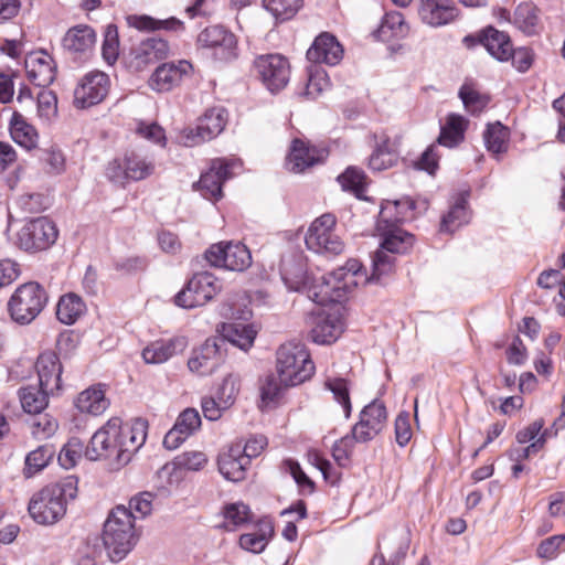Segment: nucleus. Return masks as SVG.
<instances>
[{
    "label": "nucleus",
    "mask_w": 565,
    "mask_h": 565,
    "mask_svg": "<svg viewBox=\"0 0 565 565\" xmlns=\"http://www.w3.org/2000/svg\"><path fill=\"white\" fill-rule=\"evenodd\" d=\"M395 258L383 250H376L372 257V273L369 275L358 259H350L344 267L320 277H306L302 288L308 297L319 305L340 301L353 286L369 282L380 284L394 270Z\"/></svg>",
    "instance_id": "obj_1"
},
{
    "label": "nucleus",
    "mask_w": 565,
    "mask_h": 565,
    "mask_svg": "<svg viewBox=\"0 0 565 565\" xmlns=\"http://www.w3.org/2000/svg\"><path fill=\"white\" fill-rule=\"evenodd\" d=\"M147 423L140 418L122 424L110 418L90 438L85 456L89 460H109L115 469L126 466L132 455L145 444Z\"/></svg>",
    "instance_id": "obj_2"
},
{
    "label": "nucleus",
    "mask_w": 565,
    "mask_h": 565,
    "mask_svg": "<svg viewBox=\"0 0 565 565\" xmlns=\"http://www.w3.org/2000/svg\"><path fill=\"white\" fill-rule=\"evenodd\" d=\"M76 495L77 479L70 476L35 492L30 499L28 510L36 523L54 524L65 514L67 501Z\"/></svg>",
    "instance_id": "obj_3"
},
{
    "label": "nucleus",
    "mask_w": 565,
    "mask_h": 565,
    "mask_svg": "<svg viewBox=\"0 0 565 565\" xmlns=\"http://www.w3.org/2000/svg\"><path fill=\"white\" fill-rule=\"evenodd\" d=\"M134 515L125 505H117L109 513L103 532V542L113 562H120L137 542Z\"/></svg>",
    "instance_id": "obj_4"
},
{
    "label": "nucleus",
    "mask_w": 565,
    "mask_h": 565,
    "mask_svg": "<svg viewBox=\"0 0 565 565\" xmlns=\"http://www.w3.org/2000/svg\"><path fill=\"white\" fill-rule=\"evenodd\" d=\"M276 370L284 386H296L313 375L315 364L303 344L288 342L277 351Z\"/></svg>",
    "instance_id": "obj_5"
},
{
    "label": "nucleus",
    "mask_w": 565,
    "mask_h": 565,
    "mask_svg": "<svg viewBox=\"0 0 565 565\" xmlns=\"http://www.w3.org/2000/svg\"><path fill=\"white\" fill-rule=\"evenodd\" d=\"M47 294L38 282L20 285L8 301V310L12 320L19 324L31 323L47 303Z\"/></svg>",
    "instance_id": "obj_6"
},
{
    "label": "nucleus",
    "mask_w": 565,
    "mask_h": 565,
    "mask_svg": "<svg viewBox=\"0 0 565 565\" xmlns=\"http://www.w3.org/2000/svg\"><path fill=\"white\" fill-rule=\"evenodd\" d=\"M337 221L331 213L317 217L305 236L308 249L323 255H339L344 250V243L334 232Z\"/></svg>",
    "instance_id": "obj_7"
},
{
    "label": "nucleus",
    "mask_w": 565,
    "mask_h": 565,
    "mask_svg": "<svg viewBox=\"0 0 565 565\" xmlns=\"http://www.w3.org/2000/svg\"><path fill=\"white\" fill-rule=\"evenodd\" d=\"M221 289L222 284L213 274L198 273L175 295L174 302L181 308H195L212 300Z\"/></svg>",
    "instance_id": "obj_8"
},
{
    "label": "nucleus",
    "mask_w": 565,
    "mask_h": 565,
    "mask_svg": "<svg viewBox=\"0 0 565 565\" xmlns=\"http://www.w3.org/2000/svg\"><path fill=\"white\" fill-rule=\"evenodd\" d=\"M254 70L270 93L282 90L290 79V63L287 57L278 53L257 56L254 61Z\"/></svg>",
    "instance_id": "obj_9"
},
{
    "label": "nucleus",
    "mask_w": 565,
    "mask_h": 565,
    "mask_svg": "<svg viewBox=\"0 0 565 565\" xmlns=\"http://www.w3.org/2000/svg\"><path fill=\"white\" fill-rule=\"evenodd\" d=\"M196 45L210 50L213 57L221 62H231L238 56L237 38L223 25L203 29L196 38Z\"/></svg>",
    "instance_id": "obj_10"
},
{
    "label": "nucleus",
    "mask_w": 565,
    "mask_h": 565,
    "mask_svg": "<svg viewBox=\"0 0 565 565\" xmlns=\"http://www.w3.org/2000/svg\"><path fill=\"white\" fill-rule=\"evenodd\" d=\"M223 315L237 321L222 323L220 330L222 338L218 339L222 341V347L227 341L243 351L249 350L256 338L257 330L253 324H247L239 320H247L252 315L250 310L247 307L234 310L230 305H226L223 309Z\"/></svg>",
    "instance_id": "obj_11"
},
{
    "label": "nucleus",
    "mask_w": 565,
    "mask_h": 565,
    "mask_svg": "<svg viewBox=\"0 0 565 565\" xmlns=\"http://www.w3.org/2000/svg\"><path fill=\"white\" fill-rule=\"evenodd\" d=\"M205 259L212 266L224 267L234 271H243L252 265L249 249L239 242H221L212 245L205 252Z\"/></svg>",
    "instance_id": "obj_12"
},
{
    "label": "nucleus",
    "mask_w": 565,
    "mask_h": 565,
    "mask_svg": "<svg viewBox=\"0 0 565 565\" xmlns=\"http://www.w3.org/2000/svg\"><path fill=\"white\" fill-rule=\"evenodd\" d=\"M57 238V230L52 221L38 217L29 221L18 232L17 244L26 252L49 248Z\"/></svg>",
    "instance_id": "obj_13"
},
{
    "label": "nucleus",
    "mask_w": 565,
    "mask_h": 565,
    "mask_svg": "<svg viewBox=\"0 0 565 565\" xmlns=\"http://www.w3.org/2000/svg\"><path fill=\"white\" fill-rule=\"evenodd\" d=\"M226 121V111L223 107L207 109L199 119L196 127L184 132L183 143L186 147H193L212 140L223 131Z\"/></svg>",
    "instance_id": "obj_14"
},
{
    "label": "nucleus",
    "mask_w": 565,
    "mask_h": 565,
    "mask_svg": "<svg viewBox=\"0 0 565 565\" xmlns=\"http://www.w3.org/2000/svg\"><path fill=\"white\" fill-rule=\"evenodd\" d=\"M237 166V161L234 160L214 159L211 168L201 175L196 183L202 196L210 201L220 200L223 196V183L232 178V170Z\"/></svg>",
    "instance_id": "obj_15"
},
{
    "label": "nucleus",
    "mask_w": 565,
    "mask_h": 565,
    "mask_svg": "<svg viewBox=\"0 0 565 565\" xmlns=\"http://www.w3.org/2000/svg\"><path fill=\"white\" fill-rule=\"evenodd\" d=\"M387 413L384 404L373 401L360 413V420L352 427V436L356 443H367L385 427Z\"/></svg>",
    "instance_id": "obj_16"
},
{
    "label": "nucleus",
    "mask_w": 565,
    "mask_h": 565,
    "mask_svg": "<svg viewBox=\"0 0 565 565\" xmlns=\"http://www.w3.org/2000/svg\"><path fill=\"white\" fill-rule=\"evenodd\" d=\"M109 77L103 72H92L83 77L74 90V105L88 108L99 104L109 92Z\"/></svg>",
    "instance_id": "obj_17"
},
{
    "label": "nucleus",
    "mask_w": 565,
    "mask_h": 565,
    "mask_svg": "<svg viewBox=\"0 0 565 565\" xmlns=\"http://www.w3.org/2000/svg\"><path fill=\"white\" fill-rule=\"evenodd\" d=\"M223 362L222 341L218 338H209L193 351L188 361L189 370L199 375L213 373Z\"/></svg>",
    "instance_id": "obj_18"
},
{
    "label": "nucleus",
    "mask_w": 565,
    "mask_h": 565,
    "mask_svg": "<svg viewBox=\"0 0 565 565\" xmlns=\"http://www.w3.org/2000/svg\"><path fill=\"white\" fill-rule=\"evenodd\" d=\"M169 53L170 46L166 40L149 38L131 50L129 66L135 71H142L147 66L168 57Z\"/></svg>",
    "instance_id": "obj_19"
},
{
    "label": "nucleus",
    "mask_w": 565,
    "mask_h": 565,
    "mask_svg": "<svg viewBox=\"0 0 565 565\" xmlns=\"http://www.w3.org/2000/svg\"><path fill=\"white\" fill-rule=\"evenodd\" d=\"M310 339L317 344H331L343 331L340 315L321 310L310 318Z\"/></svg>",
    "instance_id": "obj_20"
},
{
    "label": "nucleus",
    "mask_w": 565,
    "mask_h": 565,
    "mask_svg": "<svg viewBox=\"0 0 565 565\" xmlns=\"http://www.w3.org/2000/svg\"><path fill=\"white\" fill-rule=\"evenodd\" d=\"M192 72V64L185 60L178 63H163L158 66L149 79V85L157 92H169L178 86Z\"/></svg>",
    "instance_id": "obj_21"
},
{
    "label": "nucleus",
    "mask_w": 565,
    "mask_h": 565,
    "mask_svg": "<svg viewBox=\"0 0 565 565\" xmlns=\"http://www.w3.org/2000/svg\"><path fill=\"white\" fill-rule=\"evenodd\" d=\"M25 72L30 82L39 87H46L53 83L56 65L52 56L45 51L30 53L25 61Z\"/></svg>",
    "instance_id": "obj_22"
},
{
    "label": "nucleus",
    "mask_w": 565,
    "mask_h": 565,
    "mask_svg": "<svg viewBox=\"0 0 565 565\" xmlns=\"http://www.w3.org/2000/svg\"><path fill=\"white\" fill-rule=\"evenodd\" d=\"M343 57V47L334 35L319 34L307 51L308 61L316 64L337 65Z\"/></svg>",
    "instance_id": "obj_23"
},
{
    "label": "nucleus",
    "mask_w": 565,
    "mask_h": 565,
    "mask_svg": "<svg viewBox=\"0 0 565 565\" xmlns=\"http://www.w3.org/2000/svg\"><path fill=\"white\" fill-rule=\"evenodd\" d=\"M96 43V32L88 25L71 28L63 38L62 44L65 51L75 58L87 57Z\"/></svg>",
    "instance_id": "obj_24"
},
{
    "label": "nucleus",
    "mask_w": 565,
    "mask_h": 565,
    "mask_svg": "<svg viewBox=\"0 0 565 565\" xmlns=\"http://www.w3.org/2000/svg\"><path fill=\"white\" fill-rule=\"evenodd\" d=\"M36 372L39 376V385L49 392L56 393L62 386V364L56 353L47 351L38 358Z\"/></svg>",
    "instance_id": "obj_25"
},
{
    "label": "nucleus",
    "mask_w": 565,
    "mask_h": 565,
    "mask_svg": "<svg viewBox=\"0 0 565 565\" xmlns=\"http://www.w3.org/2000/svg\"><path fill=\"white\" fill-rule=\"evenodd\" d=\"M418 14L424 23L440 26L455 20L458 11L451 0H422Z\"/></svg>",
    "instance_id": "obj_26"
},
{
    "label": "nucleus",
    "mask_w": 565,
    "mask_h": 565,
    "mask_svg": "<svg viewBox=\"0 0 565 565\" xmlns=\"http://www.w3.org/2000/svg\"><path fill=\"white\" fill-rule=\"evenodd\" d=\"M248 459L242 457V443L232 445L227 451L218 457V470L222 476L233 482L245 478Z\"/></svg>",
    "instance_id": "obj_27"
},
{
    "label": "nucleus",
    "mask_w": 565,
    "mask_h": 565,
    "mask_svg": "<svg viewBox=\"0 0 565 565\" xmlns=\"http://www.w3.org/2000/svg\"><path fill=\"white\" fill-rule=\"evenodd\" d=\"M188 347L185 337H174L169 340L156 341L142 351V358L148 364H160L174 354L181 353Z\"/></svg>",
    "instance_id": "obj_28"
},
{
    "label": "nucleus",
    "mask_w": 565,
    "mask_h": 565,
    "mask_svg": "<svg viewBox=\"0 0 565 565\" xmlns=\"http://www.w3.org/2000/svg\"><path fill=\"white\" fill-rule=\"evenodd\" d=\"M323 152L309 147L305 141L295 139L287 157L286 166L292 172H302L322 159Z\"/></svg>",
    "instance_id": "obj_29"
},
{
    "label": "nucleus",
    "mask_w": 565,
    "mask_h": 565,
    "mask_svg": "<svg viewBox=\"0 0 565 565\" xmlns=\"http://www.w3.org/2000/svg\"><path fill=\"white\" fill-rule=\"evenodd\" d=\"M109 406L103 384L92 385L81 392L75 399V407L83 414L102 415Z\"/></svg>",
    "instance_id": "obj_30"
},
{
    "label": "nucleus",
    "mask_w": 565,
    "mask_h": 565,
    "mask_svg": "<svg viewBox=\"0 0 565 565\" xmlns=\"http://www.w3.org/2000/svg\"><path fill=\"white\" fill-rule=\"evenodd\" d=\"M479 42L495 60L500 62L510 60L512 43L507 33L489 26L482 31Z\"/></svg>",
    "instance_id": "obj_31"
},
{
    "label": "nucleus",
    "mask_w": 565,
    "mask_h": 565,
    "mask_svg": "<svg viewBox=\"0 0 565 565\" xmlns=\"http://www.w3.org/2000/svg\"><path fill=\"white\" fill-rule=\"evenodd\" d=\"M375 147L369 159V167L374 171L390 169L398 162V152L395 145L385 135L375 136Z\"/></svg>",
    "instance_id": "obj_32"
},
{
    "label": "nucleus",
    "mask_w": 565,
    "mask_h": 565,
    "mask_svg": "<svg viewBox=\"0 0 565 565\" xmlns=\"http://www.w3.org/2000/svg\"><path fill=\"white\" fill-rule=\"evenodd\" d=\"M468 120L461 115L449 114L437 138V146L454 148L465 139Z\"/></svg>",
    "instance_id": "obj_33"
},
{
    "label": "nucleus",
    "mask_w": 565,
    "mask_h": 565,
    "mask_svg": "<svg viewBox=\"0 0 565 565\" xmlns=\"http://www.w3.org/2000/svg\"><path fill=\"white\" fill-rule=\"evenodd\" d=\"M469 191H462L459 193L455 203L450 206V210L446 215L443 216L440 223V231L445 233H454L460 226L467 224L470 218V214L467 207V199Z\"/></svg>",
    "instance_id": "obj_34"
},
{
    "label": "nucleus",
    "mask_w": 565,
    "mask_h": 565,
    "mask_svg": "<svg viewBox=\"0 0 565 565\" xmlns=\"http://www.w3.org/2000/svg\"><path fill=\"white\" fill-rule=\"evenodd\" d=\"M127 24L139 31L166 30L178 32L184 29L183 22L174 17L168 19H154L149 15L131 14L126 18Z\"/></svg>",
    "instance_id": "obj_35"
},
{
    "label": "nucleus",
    "mask_w": 565,
    "mask_h": 565,
    "mask_svg": "<svg viewBox=\"0 0 565 565\" xmlns=\"http://www.w3.org/2000/svg\"><path fill=\"white\" fill-rule=\"evenodd\" d=\"M379 233L383 236L379 250H383L386 255H390L388 253H406L414 244V236L399 226L380 231Z\"/></svg>",
    "instance_id": "obj_36"
},
{
    "label": "nucleus",
    "mask_w": 565,
    "mask_h": 565,
    "mask_svg": "<svg viewBox=\"0 0 565 565\" xmlns=\"http://www.w3.org/2000/svg\"><path fill=\"white\" fill-rule=\"evenodd\" d=\"M54 394L40 385H29L19 391L22 408L29 414H41L49 404V396Z\"/></svg>",
    "instance_id": "obj_37"
},
{
    "label": "nucleus",
    "mask_w": 565,
    "mask_h": 565,
    "mask_svg": "<svg viewBox=\"0 0 565 565\" xmlns=\"http://www.w3.org/2000/svg\"><path fill=\"white\" fill-rule=\"evenodd\" d=\"M10 135L17 143L28 150L35 148L38 145L39 136L35 128L18 113L13 114L10 121Z\"/></svg>",
    "instance_id": "obj_38"
},
{
    "label": "nucleus",
    "mask_w": 565,
    "mask_h": 565,
    "mask_svg": "<svg viewBox=\"0 0 565 565\" xmlns=\"http://www.w3.org/2000/svg\"><path fill=\"white\" fill-rule=\"evenodd\" d=\"M86 306L76 294H66L57 302L56 317L64 324H73L85 312Z\"/></svg>",
    "instance_id": "obj_39"
},
{
    "label": "nucleus",
    "mask_w": 565,
    "mask_h": 565,
    "mask_svg": "<svg viewBox=\"0 0 565 565\" xmlns=\"http://www.w3.org/2000/svg\"><path fill=\"white\" fill-rule=\"evenodd\" d=\"M407 33L404 17L401 12L386 13L374 35L382 41H390L394 38H403Z\"/></svg>",
    "instance_id": "obj_40"
},
{
    "label": "nucleus",
    "mask_w": 565,
    "mask_h": 565,
    "mask_svg": "<svg viewBox=\"0 0 565 565\" xmlns=\"http://www.w3.org/2000/svg\"><path fill=\"white\" fill-rule=\"evenodd\" d=\"M223 525L227 531H235L249 523L253 519L249 508L242 502L225 505L223 509Z\"/></svg>",
    "instance_id": "obj_41"
},
{
    "label": "nucleus",
    "mask_w": 565,
    "mask_h": 565,
    "mask_svg": "<svg viewBox=\"0 0 565 565\" xmlns=\"http://www.w3.org/2000/svg\"><path fill=\"white\" fill-rule=\"evenodd\" d=\"M55 455V449L51 445H42L28 454L25 458L24 476L33 477L44 469Z\"/></svg>",
    "instance_id": "obj_42"
},
{
    "label": "nucleus",
    "mask_w": 565,
    "mask_h": 565,
    "mask_svg": "<svg viewBox=\"0 0 565 565\" xmlns=\"http://www.w3.org/2000/svg\"><path fill=\"white\" fill-rule=\"evenodd\" d=\"M274 529L269 522H262L258 532L245 533L239 537V545L242 548L260 553L268 544V540L273 534Z\"/></svg>",
    "instance_id": "obj_43"
},
{
    "label": "nucleus",
    "mask_w": 565,
    "mask_h": 565,
    "mask_svg": "<svg viewBox=\"0 0 565 565\" xmlns=\"http://www.w3.org/2000/svg\"><path fill=\"white\" fill-rule=\"evenodd\" d=\"M514 24L526 34H534L539 26L537 9L531 3H522L514 11Z\"/></svg>",
    "instance_id": "obj_44"
},
{
    "label": "nucleus",
    "mask_w": 565,
    "mask_h": 565,
    "mask_svg": "<svg viewBox=\"0 0 565 565\" xmlns=\"http://www.w3.org/2000/svg\"><path fill=\"white\" fill-rule=\"evenodd\" d=\"M459 97L471 115L481 113L489 103L487 95L480 94L471 83H465L459 89Z\"/></svg>",
    "instance_id": "obj_45"
},
{
    "label": "nucleus",
    "mask_w": 565,
    "mask_h": 565,
    "mask_svg": "<svg viewBox=\"0 0 565 565\" xmlns=\"http://www.w3.org/2000/svg\"><path fill=\"white\" fill-rule=\"evenodd\" d=\"M416 203L408 196L395 201H385L381 206V216L387 220L392 216V210L397 211V218L406 222L414 218Z\"/></svg>",
    "instance_id": "obj_46"
},
{
    "label": "nucleus",
    "mask_w": 565,
    "mask_h": 565,
    "mask_svg": "<svg viewBox=\"0 0 565 565\" xmlns=\"http://www.w3.org/2000/svg\"><path fill=\"white\" fill-rule=\"evenodd\" d=\"M366 175L363 170L349 167L347 170L338 177V181L341 184L342 189L345 191H351L358 198H362V193L365 189Z\"/></svg>",
    "instance_id": "obj_47"
},
{
    "label": "nucleus",
    "mask_w": 565,
    "mask_h": 565,
    "mask_svg": "<svg viewBox=\"0 0 565 565\" xmlns=\"http://www.w3.org/2000/svg\"><path fill=\"white\" fill-rule=\"evenodd\" d=\"M509 132L500 122L488 125L484 131V142L489 151L500 153L507 150Z\"/></svg>",
    "instance_id": "obj_48"
},
{
    "label": "nucleus",
    "mask_w": 565,
    "mask_h": 565,
    "mask_svg": "<svg viewBox=\"0 0 565 565\" xmlns=\"http://www.w3.org/2000/svg\"><path fill=\"white\" fill-rule=\"evenodd\" d=\"M128 178L132 181H139L149 177L153 170L154 164L136 153H130L125 157Z\"/></svg>",
    "instance_id": "obj_49"
},
{
    "label": "nucleus",
    "mask_w": 565,
    "mask_h": 565,
    "mask_svg": "<svg viewBox=\"0 0 565 565\" xmlns=\"http://www.w3.org/2000/svg\"><path fill=\"white\" fill-rule=\"evenodd\" d=\"M301 4L302 0H263L264 8L282 21L292 18Z\"/></svg>",
    "instance_id": "obj_50"
},
{
    "label": "nucleus",
    "mask_w": 565,
    "mask_h": 565,
    "mask_svg": "<svg viewBox=\"0 0 565 565\" xmlns=\"http://www.w3.org/2000/svg\"><path fill=\"white\" fill-rule=\"evenodd\" d=\"M154 499L156 494L150 491L139 492L130 499L129 508L126 509L131 511L134 522L151 514Z\"/></svg>",
    "instance_id": "obj_51"
},
{
    "label": "nucleus",
    "mask_w": 565,
    "mask_h": 565,
    "mask_svg": "<svg viewBox=\"0 0 565 565\" xmlns=\"http://www.w3.org/2000/svg\"><path fill=\"white\" fill-rule=\"evenodd\" d=\"M326 387L332 392L334 399L342 405L345 418H349L352 406L348 382L339 377L329 379L326 381Z\"/></svg>",
    "instance_id": "obj_52"
},
{
    "label": "nucleus",
    "mask_w": 565,
    "mask_h": 565,
    "mask_svg": "<svg viewBox=\"0 0 565 565\" xmlns=\"http://www.w3.org/2000/svg\"><path fill=\"white\" fill-rule=\"evenodd\" d=\"M330 86L328 74L324 70L315 67L309 71V77L305 89V95L309 98H317Z\"/></svg>",
    "instance_id": "obj_53"
},
{
    "label": "nucleus",
    "mask_w": 565,
    "mask_h": 565,
    "mask_svg": "<svg viewBox=\"0 0 565 565\" xmlns=\"http://www.w3.org/2000/svg\"><path fill=\"white\" fill-rule=\"evenodd\" d=\"M550 433H551V429H544V431L540 435V437L536 440H534L533 443H531L529 446L523 447V448H520V447L511 448L508 451V456H509L510 460H512L514 462H521V461L530 458L531 456L535 455L536 452H539L541 449L544 448L546 440L550 436Z\"/></svg>",
    "instance_id": "obj_54"
},
{
    "label": "nucleus",
    "mask_w": 565,
    "mask_h": 565,
    "mask_svg": "<svg viewBox=\"0 0 565 565\" xmlns=\"http://www.w3.org/2000/svg\"><path fill=\"white\" fill-rule=\"evenodd\" d=\"M102 54L108 64L116 62L119 54L118 30L115 24H108L104 34Z\"/></svg>",
    "instance_id": "obj_55"
},
{
    "label": "nucleus",
    "mask_w": 565,
    "mask_h": 565,
    "mask_svg": "<svg viewBox=\"0 0 565 565\" xmlns=\"http://www.w3.org/2000/svg\"><path fill=\"white\" fill-rule=\"evenodd\" d=\"M238 390L239 386L237 377L230 374L224 377L214 395L218 401H221V406L230 408L235 401Z\"/></svg>",
    "instance_id": "obj_56"
},
{
    "label": "nucleus",
    "mask_w": 565,
    "mask_h": 565,
    "mask_svg": "<svg viewBox=\"0 0 565 565\" xmlns=\"http://www.w3.org/2000/svg\"><path fill=\"white\" fill-rule=\"evenodd\" d=\"M38 113L45 121H51L57 115V98L52 90H41L38 94Z\"/></svg>",
    "instance_id": "obj_57"
},
{
    "label": "nucleus",
    "mask_w": 565,
    "mask_h": 565,
    "mask_svg": "<svg viewBox=\"0 0 565 565\" xmlns=\"http://www.w3.org/2000/svg\"><path fill=\"white\" fill-rule=\"evenodd\" d=\"M207 463V457L199 450L185 451L174 459V465L180 469L198 471Z\"/></svg>",
    "instance_id": "obj_58"
},
{
    "label": "nucleus",
    "mask_w": 565,
    "mask_h": 565,
    "mask_svg": "<svg viewBox=\"0 0 565 565\" xmlns=\"http://www.w3.org/2000/svg\"><path fill=\"white\" fill-rule=\"evenodd\" d=\"M201 426V417L199 412L194 408H186L183 411L173 427L184 433L188 437L191 436Z\"/></svg>",
    "instance_id": "obj_59"
},
{
    "label": "nucleus",
    "mask_w": 565,
    "mask_h": 565,
    "mask_svg": "<svg viewBox=\"0 0 565 565\" xmlns=\"http://www.w3.org/2000/svg\"><path fill=\"white\" fill-rule=\"evenodd\" d=\"M565 542V534L550 536L543 540L537 547V556L552 559L556 557L561 545Z\"/></svg>",
    "instance_id": "obj_60"
},
{
    "label": "nucleus",
    "mask_w": 565,
    "mask_h": 565,
    "mask_svg": "<svg viewBox=\"0 0 565 565\" xmlns=\"http://www.w3.org/2000/svg\"><path fill=\"white\" fill-rule=\"evenodd\" d=\"M438 146L436 143L430 145L420 156L416 162V167L420 170L427 171L429 174H434L438 169L439 153L437 151Z\"/></svg>",
    "instance_id": "obj_61"
},
{
    "label": "nucleus",
    "mask_w": 565,
    "mask_h": 565,
    "mask_svg": "<svg viewBox=\"0 0 565 565\" xmlns=\"http://www.w3.org/2000/svg\"><path fill=\"white\" fill-rule=\"evenodd\" d=\"M81 457V446L77 440H72L63 447L58 454V462L65 469L73 468Z\"/></svg>",
    "instance_id": "obj_62"
},
{
    "label": "nucleus",
    "mask_w": 565,
    "mask_h": 565,
    "mask_svg": "<svg viewBox=\"0 0 565 565\" xmlns=\"http://www.w3.org/2000/svg\"><path fill=\"white\" fill-rule=\"evenodd\" d=\"M412 438V429L409 423V414L404 412L398 414L395 419V439L396 443L404 447Z\"/></svg>",
    "instance_id": "obj_63"
},
{
    "label": "nucleus",
    "mask_w": 565,
    "mask_h": 565,
    "mask_svg": "<svg viewBox=\"0 0 565 565\" xmlns=\"http://www.w3.org/2000/svg\"><path fill=\"white\" fill-rule=\"evenodd\" d=\"M56 429V420L47 415H43L32 423V434L40 439L51 437Z\"/></svg>",
    "instance_id": "obj_64"
}]
</instances>
